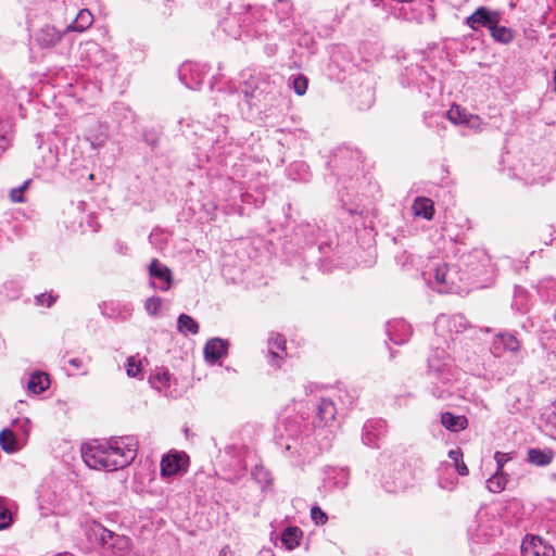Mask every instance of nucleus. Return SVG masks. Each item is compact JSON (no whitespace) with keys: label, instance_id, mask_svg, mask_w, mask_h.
Returning <instances> with one entry per match:
<instances>
[{"label":"nucleus","instance_id":"nucleus-1","mask_svg":"<svg viewBox=\"0 0 556 556\" xmlns=\"http://www.w3.org/2000/svg\"><path fill=\"white\" fill-rule=\"evenodd\" d=\"M469 327L467 319L460 315H439L434 323L437 338L432 342L433 353L428 359L429 375L437 382L448 384L457 377L456 367L446 349H450L454 333H460Z\"/></svg>","mask_w":556,"mask_h":556},{"label":"nucleus","instance_id":"nucleus-2","mask_svg":"<svg viewBox=\"0 0 556 556\" xmlns=\"http://www.w3.org/2000/svg\"><path fill=\"white\" fill-rule=\"evenodd\" d=\"M138 446L137 439L130 435L93 440L81 446V456L90 468L116 471L135 460Z\"/></svg>","mask_w":556,"mask_h":556},{"label":"nucleus","instance_id":"nucleus-3","mask_svg":"<svg viewBox=\"0 0 556 556\" xmlns=\"http://www.w3.org/2000/svg\"><path fill=\"white\" fill-rule=\"evenodd\" d=\"M239 14V28L257 37H268L274 29L269 25L271 11L262 5H247Z\"/></svg>","mask_w":556,"mask_h":556},{"label":"nucleus","instance_id":"nucleus-4","mask_svg":"<svg viewBox=\"0 0 556 556\" xmlns=\"http://www.w3.org/2000/svg\"><path fill=\"white\" fill-rule=\"evenodd\" d=\"M241 90L249 108H253L275 93L276 84L267 73L256 72L244 79Z\"/></svg>","mask_w":556,"mask_h":556},{"label":"nucleus","instance_id":"nucleus-5","mask_svg":"<svg viewBox=\"0 0 556 556\" xmlns=\"http://www.w3.org/2000/svg\"><path fill=\"white\" fill-rule=\"evenodd\" d=\"M188 466L189 457L185 452L172 451L162 457L161 476L164 478L174 477L186 472Z\"/></svg>","mask_w":556,"mask_h":556},{"label":"nucleus","instance_id":"nucleus-6","mask_svg":"<svg viewBox=\"0 0 556 556\" xmlns=\"http://www.w3.org/2000/svg\"><path fill=\"white\" fill-rule=\"evenodd\" d=\"M150 286L161 291H168L173 285V273L168 266L153 258L149 265Z\"/></svg>","mask_w":556,"mask_h":556},{"label":"nucleus","instance_id":"nucleus-7","mask_svg":"<svg viewBox=\"0 0 556 556\" xmlns=\"http://www.w3.org/2000/svg\"><path fill=\"white\" fill-rule=\"evenodd\" d=\"M500 21L501 13L498 11H491L485 7H479L466 18V25L472 30H478L480 27H485L490 30Z\"/></svg>","mask_w":556,"mask_h":556},{"label":"nucleus","instance_id":"nucleus-8","mask_svg":"<svg viewBox=\"0 0 556 556\" xmlns=\"http://www.w3.org/2000/svg\"><path fill=\"white\" fill-rule=\"evenodd\" d=\"M523 556H554L555 549L540 536L527 535L521 544Z\"/></svg>","mask_w":556,"mask_h":556},{"label":"nucleus","instance_id":"nucleus-9","mask_svg":"<svg viewBox=\"0 0 556 556\" xmlns=\"http://www.w3.org/2000/svg\"><path fill=\"white\" fill-rule=\"evenodd\" d=\"M387 432L386 421L382 419L368 420L363 427L362 440L367 446H378V441Z\"/></svg>","mask_w":556,"mask_h":556},{"label":"nucleus","instance_id":"nucleus-10","mask_svg":"<svg viewBox=\"0 0 556 556\" xmlns=\"http://www.w3.org/2000/svg\"><path fill=\"white\" fill-rule=\"evenodd\" d=\"M287 356L286 339L280 333H270L268 338V363L279 368L281 361Z\"/></svg>","mask_w":556,"mask_h":556},{"label":"nucleus","instance_id":"nucleus-11","mask_svg":"<svg viewBox=\"0 0 556 556\" xmlns=\"http://www.w3.org/2000/svg\"><path fill=\"white\" fill-rule=\"evenodd\" d=\"M179 78L186 87L195 90L202 85L204 74L198 65L185 63L179 68Z\"/></svg>","mask_w":556,"mask_h":556},{"label":"nucleus","instance_id":"nucleus-12","mask_svg":"<svg viewBox=\"0 0 556 556\" xmlns=\"http://www.w3.org/2000/svg\"><path fill=\"white\" fill-rule=\"evenodd\" d=\"M387 333L395 344H403L407 342L412 336V327L403 319H394L387 324Z\"/></svg>","mask_w":556,"mask_h":556},{"label":"nucleus","instance_id":"nucleus-13","mask_svg":"<svg viewBox=\"0 0 556 556\" xmlns=\"http://www.w3.org/2000/svg\"><path fill=\"white\" fill-rule=\"evenodd\" d=\"M520 349L518 339L509 332H498L492 343V353L501 356L504 352H517Z\"/></svg>","mask_w":556,"mask_h":556},{"label":"nucleus","instance_id":"nucleus-14","mask_svg":"<svg viewBox=\"0 0 556 556\" xmlns=\"http://www.w3.org/2000/svg\"><path fill=\"white\" fill-rule=\"evenodd\" d=\"M62 36L63 33L54 26L45 25L37 31L35 40L40 48L47 49L56 46L61 41Z\"/></svg>","mask_w":556,"mask_h":556},{"label":"nucleus","instance_id":"nucleus-15","mask_svg":"<svg viewBox=\"0 0 556 556\" xmlns=\"http://www.w3.org/2000/svg\"><path fill=\"white\" fill-rule=\"evenodd\" d=\"M228 342L220 338L210 339L204 346L206 361L216 362L227 354Z\"/></svg>","mask_w":556,"mask_h":556},{"label":"nucleus","instance_id":"nucleus-16","mask_svg":"<svg viewBox=\"0 0 556 556\" xmlns=\"http://www.w3.org/2000/svg\"><path fill=\"white\" fill-rule=\"evenodd\" d=\"M337 408L330 399H321L317 405V422L318 426L324 427L334 420Z\"/></svg>","mask_w":556,"mask_h":556},{"label":"nucleus","instance_id":"nucleus-17","mask_svg":"<svg viewBox=\"0 0 556 556\" xmlns=\"http://www.w3.org/2000/svg\"><path fill=\"white\" fill-rule=\"evenodd\" d=\"M431 271H433L434 280L438 285L445 286L446 289L457 287V281L451 276V267L445 264H432Z\"/></svg>","mask_w":556,"mask_h":556},{"label":"nucleus","instance_id":"nucleus-18","mask_svg":"<svg viewBox=\"0 0 556 556\" xmlns=\"http://www.w3.org/2000/svg\"><path fill=\"white\" fill-rule=\"evenodd\" d=\"M441 424L447 430L457 432L468 427V419L464 415H454L451 412H445L441 415Z\"/></svg>","mask_w":556,"mask_h":556},{"label":"nucleus","instance_id":"nucleus-19","mask_svg":"<svg viewBox=\"0 0 556 556\" xmlns=\"http://www.w3.org/2000/svg\"><path fill=\"white\" fill-rule=\"evenodd\" d=\"M93 22V16L89 10H80L75 18L65 27L64 33L66 31H84L88 27L91 26Z\"/></svg>","mask_w":556,"mask_h":556},{"label":"nucleus","instance_id":"nucleus-20","mask_svg":"<svg viewBox=\"0 0 556 556\" xmlns=\"http://www.w3.org/2000/svg\"><path fill=\"white\" fill-rule=\"evenodd\" d=\"M328 483L338 490H343L349 485L350 470L348 468H333L327 475Z\"/></svg>","mask_w":556,"mask_h":556},{"label":"nucleus","instance_id":"nucleus-21","mask_svg":"<svg viewBox=\"0 0 556 556\" xmlns=\"http://www.w3.org/2000/svg\"><path fill=\"white\" fill-rule=\"evenodd\" d=\"M49 383L47 374L35 371L28 378L27 388L34 394H40L49 387Z\"/></svg>","mask_w":556,"mask_h":556},{"label":"nucleus","instance_id":"nucleus-22","mask_svg":"<svg viewBox=\"0 0 556 556\" xmlns=\"http://www.w3.org/2000/svg\"><path fill=\"white\" fill-rule=\"evenodd\" d=\"M170 375L165 368H156L149 377L151 387L160 392L165 391L169 387Z\"/></svg>","mask_w":556,"mask_h":556},{"label":"nucleus","instance_id":"nucleus-23","mask_svg":"<svg viewBox=\"0 0 556 556\" xmlns=\"http://www.w3.org/2000/svg\"><path fill=\"white\" fill-rule=\"evenodd\" d=\"M413 211L416 216L430 220L434 214L433 203L430 199L417 198L413 204Z\"/></svg>","mask_w":556,"mask_h":556},{"label":"nucleus","instance_id":"nucleus-24","mask_svg":"<svg viewBox=\"0 0 556 556\" xmlns=\"http://www.w3.org/2000/svg\"><path fill=\"white\" fill-rule=\"evenodd\" d=\"M199 324L189 315L180 314L177 319V330L184 336L199 333Z\"/></svg>","mask_w":556,"mask_h":556},{"label":"nucleus","instance_id":"nucleus-25","mask_svg":"<svg viewBox=\"0 0 556 556\" xmlns=\"http://www.w3.org/2000/svg\"><path fill=\"white\" fill-rule=\"evenodd\" d=\"M554 454L551 450L530 448L528 451V459L536 466H546L552 463Z\"/></svg>","mask_w":556,"mask_h":556},{"label":"nucleus","instance_id":"nucleus-26","mask_svg":"<svg viewBox=\"0 0 556 556\" xmlns=\"http://www.w3.org/2000/svg\"><path fill=\"white\" fill-rule=\"evenodd\" d=\"M303 532L298 527H288L281 534V543L287 549H293L300 545Z\"/></svg>","mask_w":556,"mask_h":556},{"label":"nucleus","instance_id":"nucleus-27","mask_svg":"<svg viewBox=\"0 0 556 556\" xmlns=\"http://www.w3.org/2000/svg\"><path fill=\"white\" fill-rule=\"evenodd\" d=\"M490 34L494 41L503 45L510 43L515 38L513 29L498 24H494V26L491 27Z\"/></svg>","mask_w":556,"mask_h":556},{"label":"nucleus","instance_id":"nucleus-28","mask_svg":"<svg viewBox=\"0 0 556 556\" xmlns=\"http://www.w3.org/2000/svg\"><path fill=\"white\" fill-rule=\"evenodd\" d=\"M274 7L279 23H285L292 17L293 4L290 0H277Z\"/></svg>","mask_w":556,"mask_h":556},{"label":"nucleus","instance_id":"nucleus-29","mask_svg":"<svg viewBox=\"0 0 556 556\" xmlns=\"http://www.w3.org/2000/svg\"><path fill=\"white\" fill-rule=\"evenodd\" d=\"M0 445L7 453H14L18 450L15 434L10 429H3L0 432Z\"/></svg>","mask_w":556,"mask_h":556},{"label":"nucleus","instance_id":"nucleus-30","mask_svg":"<svg viewBox=\"0 0 556 556\" xmlns=\"http://www.w3.org/2000/svg\"><path fill=\"white\" fill-rule=\"evenodd\" d=\"M506 483L507 479L504 473L496 471L486 480V488L492 493H500L505 489Z\"/></svg>","mask_w":556,"mask_h":556},{"label":"nucleus","instance_id":"nucleus-31","mask_svg":"<svg viewBox=\"0 0 556 556\" xmlns=\"http://www.w3.org/2000/svg\"><path fill=\"white\" fill-rule=\"evenodd\" d=\"M468 115L469 113H467L465 109L456 104H453L451 109L446 112L447 119L451 121L453 124H465Z\"/></svg>","mask_w":556,"mask_h":556},{"label":"nucleus","instance_id":"nucleus-32","mask_svg":"<svg viewBox=\"0 0 556 556\" xmlns=\"http://www.w3.org/2000/svg\"><path fill=\"white\" fill-rule=\"evenodd\" d=\"M541 174H542V167H541L540 164L531 163L530 164V168H527V165L523 164L522 175H523V179L528 184H535V182H538L539 179L541 178Z\"/></svg>","mask_w":556,"mask_h":556},{"label":"nucleus","instance_id":"nucleus-33","mask_svg":"<svg viewBox=\"0 0 556 556\" xmlns=\"http://www.w3.org/2000/svg\"><path fill=\"white\" fill-rule=\"evenodd\" d=\"M448 457L454 462L456 470L460 476H467L469 473L468 467L463 462V452L460 448L451 450Z\"/></svg>","mask_w":556,"mask_h":556},{"label":"nucleus","instance_id":"nucleus-34","mask_svg":"<svg viewBox=\"0 0 556 556\" xmlns=\"http://www.w3.org/2000/svg\"><path fill=\"white\" fill-rule=\"evenodd\" d=\"M12 523V515L4 504V500L0 497V530L7 529Z\"/></svg>","mask_w":556,"mask_h":556},{"label":"nucleus","instance_id":"nucleus-35","mask_svg":"<svg viewBox=\"0 0 556 556\" xmlns=\"http://www.w3.org/2000/svg\"><path fill=\"white\" fill-rule=\"evenodd\" d=\"M308 80L304 75L292 78V88L298 96H303L307 90Z\"/></svg>","mask_w":556,"mask_h":556},{"label":"nucleus","instance_id":"nucleus-36","mask_svg":"<svg viewBox=\"0 0 556 556\" xmlns=\"http://www.w3.org/2000/svg\"><path fill=\"white\" fill-rule=\"evenodd\" d=\"M162 306V300L159 296L148 298L144 303L147 313L151 316H155Z\"/></svg>","mask_w":556,"mask_h":556},{"label":"nucleus","instance_id":"nucleus-37","mask_svg":"<svg viewBox=\"0 0 556 556\" xmlns=\"http://www.w3.org/2000/svg\"><path fill=\"white\" fill-rule=\"evenodd\" d=\"M58 295H54L52 293H41L39 295H36L35 303L38 306H47L51 307L53 303L56 301Z\"/></svg>","mask_w":556,"mask_h":556},{"label":"nucleus","instance_id":"nucleus-38","mask_svg":"<svg viewBox=\"0 0 556 556\" xmlns=\"http://www.w3.org/2000/svg\"><path fill=\"white\" fill-rule=\"evenodd\" d=\"M471 257L477 258V260H479V261H482V262H484V263H488V262H489V260H488L486 255H485L483 252H481V251H475L472 254H470V255L468 256V260H470ZM464 264L469 268V270H470L473 275H475V271H477V270H478V268L473 267V263H472V262H470V261H465V263H464Z\"/></svg>","mask_w":556,"mask_h":556},{"label":"nucleus","instance_id":"nucleus-39","mask_svg":"<svg viewBox=\"0 0 556 556\" xmlns=\"http://www.w3.org/2000/svg\"><path fill=\"white\" fill-rule=\"evenodd\" d=\"M311 517L316 525H324L327 522L328 517L318 506H313L311 509Z\"/></svg>","mask_w":556,"mask_h":556},{"label":"nucleus","instance_id":"nucleus-40","mask_svg":"<svg viewBox=\"0 0 556 556\" xmlns=\"http://www.w3.org/2000/svg\"><path fill=\"white\" fill-rule=\"evenodd\" d=\"M140 363L135 357H129L127 361V375L129 377H137L140 372Z\"/></svg>","mask_w":556,"mask_h":556},{"label":"nucleus","instance_id":"nucleus-41","mask_svg":"<svg viewBox=\"0 0 556 556\" xmlns=\"http://www.w3.org/2000/svg\"><path fill=\"white\" fill-rule=\"evenodd\" d=\"M28 186V181H26L23 186H21L20 188H16V189H12L11 192H10V198L13 202L15 203H21V202H24V198H23V191L26 189V187Z\"/></svg>","mask_w":556,"mask_h":556},{"label":"nucleus","instance_id":"nucleus-42","mask_svg":"<svg viewBox=\"0 0 556 556\" xmlns=\"http://www.w3.org/2000/svg\"><path fill=\"white\" fill-rule=\"evenodd\" d=\"M466 126L475 129H480L482 125V121L478 115L470 114L467 116V121L465 122Z\"/></svg>","mask_w":556,"mask_h":556},{"label":"nucleus","instance_id":"nucleus-43","mask_svg":"<svg viewBox=\"0 0 556 556\" xmlns=\"http://www.w3.org/2000/svg\"><path fill=\"white\" fill-rule=\"evenodd\" d=\"M283 426L288 432V437L294 438L298 435L300 429L295 424L291 425V421L288 420L283 424Z\"/></svg>","mask_w":556,"mask_h":556},{"label":"nucleus","instance_id":"nucleus-44","mask_svg":"<svg viewBox=\"0 0 556 556\" xmlns=\"http://www.w3.org/2000/svg\"><path fill=\"white\" fill-rule=\"evenodd\" d=\"M432 393L438 399H447L451 395V392L447 389L439 388L433 389Z\"/></svg>","mask_w":556,"mask_h":556},{"label":"nucleus","instance_id":"nucleus-45","mask_svg":"<svg viewBox=\"0 0 556 556\" xmlns=\"http://www.w3.org/2000/svg\"><path fill=\"white\" fill-rule=\"evenodd\" d=\"M547 420L554 427H556V400L552 404V412L547 416Z\"/></svg>","mask_w":556,"mask_h":556},{"label":"nucleus","instance_id":"nucleus-46","mask_svg":"<svg viewBox=\"0 0 556 556\" xmlns=\"http://www.w3.org/2000/svg\"><path fill=\"white\" fill-rule=\"evenodd\" d=\"M494 458H495L496 464H497V471H500L502 469V467L504 466V463L506 460L505 459V455L500 453V452H496Z\"/></svg>","mask_w":556,"mask_h":556},{"label":"nucleus","instance_id":"nucleus-47","mask_svg":"<svg viewBox=\"0 0 556 556\" xmlns=\"http://www.w3.org/2000/svg\"><path fill=\"white\" fill-rule=\"evenodd\" d=\"M88 140L90 141L91 147L96 149L104 143L105 138L100 136L96 137L94 139L88 138Z\"/></svg>","mask_w":556,"mask_h":556},{"label":"nucleus","instance_id":"nucleus-48","mask_svg":"<svg viewBox=\"0 0 556 556\" xmlns=\"http://www.w3.org/2000/svg\"><path fill=\"white\" fill-rule=\"evenodd\" d=\"M68 363L76 369H80L83 367V361L80 358H72Z\"/></svg>","mask_w":556,"mask_h":556},{"label":"nucleus","instance_id":"nucleus-49","mask_svg":"<svg viewBox=\"0 0 556 556\" xmlns=\"http://www.w3.org/2000/svg\"><path fill=\"white\" fill-rule=\"evenodd\" d=\"M218 556H233V553L232 551L230 549V547L228 545L224 546L220 551H219V554Z\"/></svg>","mask_w":556,"mask_h":556},{"label":"nucleus","instance_id":"nucleus-50","mask_svg":"<svg viewBox=\"0 0 556 556\" xmlns=\"http://www.w3.org/2000/svg\"><path fill=\"white\" fill-rule=\"evenodd\" d=\"M257 556H275V553L270 548H263L258 552Z\"/></svg>","mask_w":556,"mask_h":556},{"label":"nucleus","instance_id":"nucleus-51","mask_svg":"<svg viewBox=\"0 0 556 556\" xmlns=\"http://www.w3.org/2000/svg\"><path fill=\"white\" fill-rule=\"evenodd\" d=\"M450 277H453L454 279H456V281L463 280V278H460V277L458 278V271L454 267L453 268L451 267V276Z\"/></svg>","mask_w":556,"mask_h":556},{"label":"nucleus","instance_id":"nucleus-52","mask_svg":"<svg viewBox=\"0 0 556 556\" xmlns=\"http://www.w3.org/2000/svg\"><path fill=\"white\" fill-rule=\"evenodd\" d=\"M240 30H233V31H229V35H231L232 37L237 38L238 36H240Z\"/></svg>","mask_w":556,"mask_h":556},{"label":"nucleus","instance_id":"nucleus-53","mask_svg":"<svg viewBox=\"0 0 556 556\" xmlns=\"http://www.w3.org/2000/svg\"><path fill=\"white\" fill-rule=\"evenodd\" d=\"M553 90L556 92V71L554 72Z\"/></svg>","mask_w":556,"mask_h":556},{"label":"nucleus","instance_id":"nucleus-54","mask_svg":"<svg viewBox=\"0 0 556 556\" xmlns=\"http://www.w3.org/2000/svg\"><path fill=\"white\" fill-rule=\"evenodd\" d=\"M551 521H552L553 530L556 532V515Z\"/></svg>","mask_w":556,"mask_h":556},{"label":"nucleus","instance_id":"nucleus-55","mask_svg":"<svg viewBox=\"0 0 556 556\" xmlns=\"http://www.w3.org/2000/svg\"><path fill=\"white\" fill-rule=\"evenodd\" d=\"M229 22H230V20H227V21L224 23L225 30H227V26H228Z\"/></svg>","mask_w":556,"mask_h":556},{"label":"nucleus","instance_id":"nucleus-56","mask_svg":"<svg viewBox=\"0 0 556 556\" xmlns=\"http://www.w3.org/2000/svg\"><path fill=\"white\" fill-rule=\"evenodd\" d=\"M147 141H148L150 144H152V146H154V144H155V140H153V141H149V140L147 139Z\"/></svg>","mask_w":556,"mask_h":556},{"label":"nucleus","instance_id":"nucleus-57","mask_svg":"<svg viewBox=\"0 0 556 556\" xmlns=\"http://www.w3.org/2000/svg\"><path fill=\"white\" fill-rule=\"evenodd\" d=\"M294 166L303 167L304 165L303 164H295Z\"/></svg>","mask_w":556,"mask_h":556},{"label":"nucleus","instance_id":"nucleus-58","mask_svg":"<svg viewBox=\"0 0 556 556\" xmlns=\"http://www.w3.org/2000/svg\"><path fill=\"white\" fill-rule=\"evenodd\" d=\"M74 14H75V10L73 9L71 12V16H73Z\"/></svg>","mask_w":556,"mask_h":556}]
</instances>
